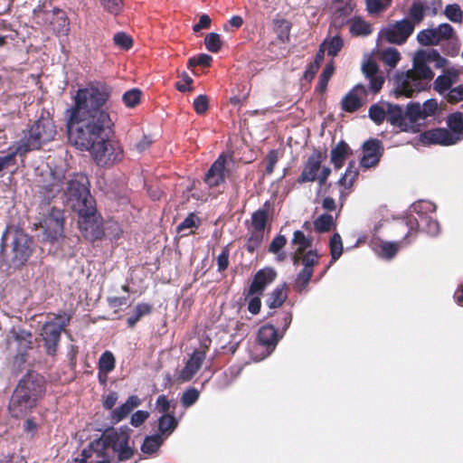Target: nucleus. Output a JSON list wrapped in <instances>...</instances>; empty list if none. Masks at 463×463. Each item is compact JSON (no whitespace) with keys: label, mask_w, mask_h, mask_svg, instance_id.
<instances>
[{"label":"nucleus","mask_w":463,"mask_h":463,"mask_svg":"<svg viewBox=\"0 0 463 463\" xmlns=\"http://www.w3.org/2000/svg\"><path fill=\"white\" fill-rule=\"evenodd\" d=\"M287 244V238L284 235L278 234L270 242L269 251L270 253H279L283 250Z\"/></svg>","instance_id":"774afa93"},{"label":"nucleus","mask_w":463,"mask_h":463,"mask_svg":"<svg viewBox=\"0 0 463 463\" xmlns=\"http://www.w3.org/2000/svg\"><path fill=\"white\" fill-rule=\"evenodd\" d=\"M279 340V335L275 326L267 324L260 326L255 348L261 349V352L256 355L255 360L260 361L269 356L274 351Z\"/></svg>","instance_id":"ddd939ff"},{"label":"nucleus","mask_w":463,"mask_h":463,"mask_svg":"<svg viewBox=\"0 0 463 463\" xmlns=\"http://www.w3.org/2000/svg\"><path fill=\"white\" fill-rule=\"evenodd\" d=\"M414 32V24L408 18L389 23L379 32V37L386 43L402 45Z\"/></svg>","instance_id":"1a4fd4ad"},{"label":"nucleus","mask_w":463,"mask_h":463,"mask_svg":"<svg viewBox=\"0 0 463 463\" xmlns=\"http://www.w3.org/2000/svg\"><path fill=\"white\" fill-rule=\"evenodd\" d=\"M288 298V287L286 283L276 287L268 296L266 305L270 309H275L283 305Z\"/></svg>","instance_id":"cd10ccee"},{"label":"nucleus","mask_w":463,"mask_h":463,"mask_svg":"<svg viewBox=\"0 0 463 463\" xmlns=\"http://www.w3.org/2000/svg\"><path fill=\"white\" fill-rule=\"evenodd\" d=\"M322 47L327 52V55L335 57L338 54L344 46V42L339 35H335L330 39H326L322 43Z\"/></svg>","instance_id":"37998d69"},{"label":"nucleus","mask_w":463,"mask_h":463,"mask_svg":"<svg viewBox=\"0 0 463 463\" xmlns=\"http://www.w3.org/2000/svg\"><path fill=\"white\" fill-rule=\"evenodd\" d=\"M164 442V439L160 434L146 436L141 445V451L145 454H153L157 451Z\"/></svg>","instance_id":"ea45409f"},{"label":"nucleus","mask_w":463,"mask_h":463,"mask_svg":"<svg viewBox=\"0 0 463 463\" xmlns=\"http://www.w3.org/2000/svg\"><path fill=\"white\" fill-rule=\"evenodd\" d=\"M131 430L128 426L121 427L119 430L113 428L106 430L99 439L91 441L88 448L81 451V463H87L88 458L96 454L98 458L109 459V450L118 455L119 461L131 458L136 450L128 445Z\"/></svg>","instance_id":"20e7f679"},{"label":"nucleus","mask_w":463,"mask_h":463,"mask_svg":"<svg viewBox=\"0 0 463 463\" xmlns=\"http://www.w3.org/2000/svg\"><path fill=\"white\" fill-rule=\"evenodd\" d=\"M363 73L370 81L369 90L373 93H378L384 83V78L379 72V67L373 60H367L362 66Z\"/></svg>","instance_id":"5701e85b"},{"label":"nucleus","mask_w":463,"mask_h":463,"mask_svg":"<svg viewBox=\"0 0 463 463\" xmlns=\"http://www.w3.org/2000/svg\"><path fill=\"white\" fill-rule=\"evenodd\" d=\"M213 58L211 55L206 53H201L197 56H194L188 61V67L194 68L196 66L210 67Z\"/></svg>","instance_id":"13d9d810"},{"label":"nucleus","mask_w":463,"mask_h":463,"mask_svg":"<svg viewBox=\"0 0 463 463\" xmlns=\"http://www.w3.org/2000/svg\"><path fill=\"white\" fill-rule=\"evenodd\" d=\"M369 117L375 124L380 125L387 119V109L385 110L383 107L373 104L369 109Z\"/></svg>","instance_id":"5fc2aeb1"},{"label":"nucleus","mask_w":463,"mask_h":463,"mask_svg":"<svg viewBox=\"0 0 463 463\" xmlns=\"http://www.w3.org/2000/svg\"><path fill=\"white\" fill-rule=\"evenodd\" d=\"M433 77L434 72L426 61L420 57L415 58L411 70L397 75L395 97L411 98L415 93L426 90L430 88V82Z\"/></svg>","instance_id":"39448f33"},{"label":"nucleus","mask_w":463,"mask_h":463,"mask_svg":"<svg viewBox=\"0 0 463 463\" xmlns=\"http://www.w3.org/2000/svg\"><path fill=\"white\" fill-rule=\"evenodd\" d=\"M277 276V271L272 267L259 269L253 277L246 297L262 295L266 288L276 279Z\"/></svg>","instance_id":"a211bd4d"},{"label":"nucleus","mask_w":463,"mask_h":463,"mask_svg":"<svg viewBox=\"0 0 463 463\" xmlns=\"http://www.w3.org/2000/svg\"><path fill=\"white\" fill-rule=\"evenodd\" d=\"M454 37L457 38L454 28L449 24L445 23L440 24L436 28L420 31L417 34V41L422 46H433Z\"/></svg>","instance_id":"4468645a"},{"label":"nucleus","mask_w":463,"mask_h":463,"mask_svg":"<svg viewBox=\"0 0 463 463\" xmlns=\"http://www.w3.org/2000/svg\"><path fill=\"white\" fill-rule=\"evenodd\" d=\"M205 359V353L203 351H195L181 372V377L184 381H189L200 370L203 362Z\"/></svg>","instance_id":"a878e982"},{"label":"nucleus","mask_w":463,"mask_h":463,"mask_svg":"<svg viewBox=\"0 0 463 463\" xmlns=\"http://www.w3.org/2000/svg\"><path fill=\"white\" fill-rule=\"evenodd\" d=\"M178 426V420L174 414L162 415L158 419V431L160 435L169 436Z\"/></svg>","instance_id":"473e14b6"},{"label":"nucleus","mask_w":463,"mask_h":463,"mask_svg":"<svg viewBox=\"0 0 463 463\" xmlns=\"http://www.w3.org/2000/svg\"><path fill=\"white\" fill-rule=\"evenodd\" d=\"M354 10L351 0H335L334 12L332 15V24L335 27H342L346 23H350L348 17Z\"/></svg>","instance_id":"393cba45"},{"label":"nucleus","mask_w":463,"mask_h":463,"mask_svg":"<svg viewBox=\"0 0 463 463\" xmlns=\"http://www.w3.org/2000/svg\"><path fill=\"white\" fill-rule=\"evenodd\" d=\"M405 224L409 228V231L401 243L409 244L411 243L410 239L411 237L414 239L417 235L419 229V222L414 216L411 215L405 218Z\"/></svg>","instance_id":"603ef678"},{"label":"nucleus","mask_w":463,"mask_h":463,"mask_svg":"<svg viewBox=\"0 0 463 463\" xmlns=\"http://www.w3.org/2000/svg\"><path fill=\"white\" fill-rule=\"evenodd\" d=\"M56 133L53 120L50 118H41L34 121L25 134L41 148L43 144L53 140Z\"/></svg>","instance_id":"9b49d317"},{"label":"nucleus","mask_w":463,"mask_h":463,"mask_svg":"<svg viewBox=\"0 0 463 463\" xmlns=\"http://www.w3.org/2000/svg\"><path fill=\"white\" fill-rule=\"evenodd\" d=\"M330 255L331 262L336 261L343 253V243L339 233H334L330 239Z\"/></svg>","instance_id":"de8ad7c7"},{"label":"nucleus","mask_w":463,"mask_h":463,"mask_svg":"<svg viewBox=\"0 0 463 463\" xmlns=\"http://www.w3.org/2000/svg\"><path fill=\"white\" fill-rule=\"evenodd\" d=\"M323 158L324 156L320 151H314L305 162L303 170L297 179V183L303 184L315 181L317 182Z\"/></svg>","instance_id":"6ab92c4d"},{"label":"nucleus","mask_w":463,"mask_h":463,"mask_svg":"<svg viewBox=\"0 0 463 463\" xmlns=\"http://www.w3.org/2000/svg\"><path fill=\"white\" fill-rule=\"evenodd\" d=\"M227 156L222 154L206 172L203 181L210 187H217L225 182Z\"/></svg>","instance_id":"412c9836"},{"label":"nucleus","mask_w":463,"mask_h":463,"mask_svg":"<svg viewBox=\"0 0 463 463\" xmlns=\"http://www.w3.org/2000/svg\"><path fill=\"white\" fill-rule=\"evenodd\" d=\"M100 5L111 14L117 15L123 9V0H99Z\"/></svg>","instance_id":"4d7b16f0"},{"label":"nucleus","mask_w":463,"mask_h":463,"mask_svg":"<svg viewBox=\"0 0 463 463\" xmlns=\"http://www.w3.org/2000/svg\"><path fill=\"white\" fill-rule=\"evenodd\" d=\"M313 223L315 231L320 233L329 232L335 225L333 216L327 213L319 215Z\"/></svg>","instance_id":"c03bdc74"},{"label":"nucleus","mask_w":463,"mask_h":463,"mask_svg":"<svg viewBox=\"0 0 463 463\" xmlns=\"http://www.w3.org/2000/svg\"><path fill=\"white\" fill-rule=\"evenodd\" d=\"M446 100L450 104H457L463 100V85L451 88L445 95Z\"/></svg>","instance_id":"bf43d9fd"},{"label":"nucleus","mask_w":463,"mask_h":463,"mask_svg":"<svg viewBox=\"0 0 463 463\" xmlns=\"http://www.w3.org/2000/svg\"><path fill=\"white\" fill-rule=\"evenodd\" d=\"M152 305L148 303L137 304L134 314L127 319L128 326L133 328L144 316L149 315L152 312Z\"/></svg>","instance_id":"58836bf2"},{"label":"nucleus","mask_w":463,"mask_h":463,"mask_svg":"<svg viewBox=\"0 0 463 463\" xmlns=\"http://www.w3.org/2000/svg\"><path fill=\"white\" fill-rule=\"evenodd\" d=\"M200 225V219L194 213H190L187 217L177 226V232L182 233L183 236L193 234V229L198 228Z\"/></svg>","instance_id":"f704fd0d"},{"label":"nucleus","mask_w":463,"mask_h":463,"mask_svg":"<svg viewBox=\"0 0 463 463\" xmlns=\"http://www.w3.org/2000/svg\"><path fill=\"white\" fill-rule=\"evenodd\" d=\"M456 80V74L448 71L445 74L439 75L436 78L433 83V89L440 95L446 93L451 89Z\"/></svg>","instance_id":"2f4dec72"},{"label":"nucleus","mask_w":463,"mask_h":463,"mask_svg":"<svg viewBox=\"0 0 463 463\" xmlns=\"http://www.w3.org/2000/svg\"><path fill=\"white\" fill-rule=\"evenodd\" d=\"M206 49L213 53L218 52L222 46L221 35L217 33H210L204 38Z\"/></svg>","instance_id":"09e8293b"},{"label":"nucleus","mask_w":463,"mask_h":463,"mask_svg":"<svg viewBox=\"0 0 463 463\" xmlns=\"http://www.w3.org/2000/svg\"><path fill=\"white\" fill-rule=\"evenodd\" d=\"M362 149L360 165L365 169L378 165L384 153L383 142L377 138H370L363 144Z\"/></svg>","instance_id":"dca6fc26"},{"label":"nucleus","mask_w":463,"mask_h":463,"mask_svg":"<svg viewBox=\"0 0 463 463\" xmlns=\"http://www.w3.org/2000/svg\"><path fill=\"white\" fill-rule=\"evenodd\" d=\"M374 250L383 258L391 260L392 259L399 249V243L395 242H388V241H379L374 242Z\"/></svg>","instance_id":"c9c22d12"},{"label":"nucleus","mask_w":463,"mask_h":463,"mask_svg":"<svg viewBox=\"0 0 463 463\" xmlns=\"http://www.w3.org/2000/svg\"><path fill=\"white\" fill-rule=\"evenodd\" d=\"M116 359L110 351H105L99 357L98 363V369L99 371V377L103 374H108L115 369Z\"/></svg>","instance_id":"72a5a7b5"},{"label":"nucleus","mask_w":463,"mask_h":463,"mask_svg":"<svg viewBox=\"0 0 463 463\" xmlns=\"http://www.w3.org/2000/svg\"><path fill=\"white\" fill-rule=\"evenodd\" d=\"M320 255L317 250H308L298 255L295 260V255H291L293 265H302L303 269L297 274L294 287L297 291L305 290L313 276L314 267L319 263Z\"/></svg>","instance_id":"0eeeda50"},{"label":"nucleus","mask_w":463,"mask_h":463,"mask_svg":"<svg viewBox=\"0 0 463 463\" xmlns=\"http://www.w3.org/2000/svg\"><path fill=\"white\" fill-rule=\"evenodd\" d=\"M46 209L47 207L41 210V213L43 215V222L45 227V232L51 240H58L63 235L65 221L64 213L60 208L52 206L46 213H44L43 212Z\"/></svg>","instance_id":"2eb2a0df"},{"label":"nucleus","mask_w":463,"mask_h":463,"mask_svg":"<svg viewBox=\"0 0 463 463\" xmlns=\"http://www.w3.org/2000/svg\"><path fill=\"white\" fill-rule=\"evenodd\" d=\"M71 317L66 313L55 315V319L59 320L57 324L54 321H48L42 327V336L46 353L49 355H55L61 340V332L70 324Z\"/></svg>","instance_id":"6e6552de"},{"label":"nucleus","mask_w":463,"mask_h":463,"mask_svg":"<svg viewBox=\"0 0 463 463\" xmlns=\"http://www.w3.org/2000/svg\"><path fill=\"white\" fill-rule=\"evenodd\" d=\"M372 25L360 17L350 20V33L355 36H367L372 33Z\"/></svg>","instance_id":"4c0bfd02"},{"label":"nucleus","mask_w":463,"mask_h":463,"mask_svg":"<svg viewBox=\"0 0 463 463\" xmlns=\"http://www.w3.org/2000/svg\"><path fill=\"white\" fill-rule=\"evenodd\" d=\"M365 4L370 14H379L388 7V4H384L382 0H365Z\"/></svg>","instance_id":"680f3d73"},{"label":"nucleus","mask_w":463,"mask_h":463,"mask_svg":"<svg viewBox=\"0 0 463 463\" xmlns=\"http://www.w3.org/2000/svg\"><path fill=\"white\" fill-rule=\"evenodd\" d=\"M114 43L124 50H128L133 45L132 38L125 33H118L114 35Z\"/></svg>","instance_id":"0e129e2a"},{"label":"nucleus","mask_w":463,"mask_h":463,"mask_svg":"<svg viewBox=\"0 0 463 463\" xmlns=\"http://www.w3.org/2000/svg\"><path fill=\"white\" fill-rule=\"evenodd\" d=\"M276 325L279 326V328H281L282 332H285L291 324L292 312L281 311L279 313H276Z\"/></svg>","instance_id":"052dcab7"},{"label":"nucleus","mask_w":463,"mask_h":463,"mask_svg":"<svg viewBox=\"0 0 463 463\" xmlns=\"http://www.w3.org/2000/svg\"><path fill=\"white\" fill-rule=\"evenodd\" d=\"M368 94V90L363 84L355 85L341 101V108L344 111L353 113L360 109Z\"/></svg>","instance_id":"aec40b11"},{"label":"nucleus","mask_w":463,"mask_h":463,"mask_svg":"<svg viewBox=\"0 0 463 463\" xmlns=\"http://www.w3.org/2000/svg\"><path fill=\"white\" fill-rule=\"evenodd\" d=\"M312 243V238L307 237L301 231H295L291 239V245L294 248L291 255H295V259L298 258L299 254L310 250Z\"/></svg>","instance_id":"c85d7f7f"},{"label":"nucleus","mask_w":463,"mask_h":463,"mask_svg":"<svg viewBox=\"0 0 463 463\" xmlns=\"http://www.w3.org/2000/svg\"><path fill=\"white\" fill-rule=\"evenodd\" d=\"M141 399L137 395L128 396L123 404L110 411V422L117 424L125 420L136 408L141 404Z\"/></svg>","instance_id":"b1692460"},{"label":"nucleus","mask_w":463,"mask_h":463,"mask_svg":"<svg viewBox=\"0 0 463 463\" xmlns=\"http://www.w3.org/2000/svg\"><path fill=\"white\" fill-rule=\"evenodd\" d=\"M50 30L56 36H67L70 33V20L65 11L54 8L46 13Z\"/></svg>","instance_id":"4be33fe9"},{"label":"nucleus","mask_w":463,"mask_h":463,"mask_svg":"<svg viewBox=\"0 0 463 463\" xmlns=\"http://www.w3.org/2000/svg\"><path fill=\"white\" fill-rule=\"evenodd\" d=\"M142 91L138 89H132L126 91L122 96V100L128 108L137 107L141 100Z\"/></svg>","instance_id":"8fccbe9b"},{"label":"nucleus","mask_w":463,"mask_h":463,"mask_svg":"<svg viewBox=\"0 0 463 463\" xmlns=\"http://www.w3.org/2000/svg\"><path fill=\"white\" fill-rule=\"evenodd\" d=\"M47 382L35 371H28L18 381L10 397L7 411L11 418L23 419L32 413L46 394Z\"/></svg>","instance_id":"7ed1b4c3"},{"label":"nucleus","mask_w":463,"mask_h":463,"mask_svg":"<svg viewBox=\"0 0 463 463\" xmlns=\"http://www.w3.org/2000/svg\"><path fill=\"white\" fill-rule=\"evenodd\" d=\"M33 240L23 231L15 230L12 241L11 265L21 268L33 253Z\"/></svg>","instance_id":"9d476101"},{"label":"nucleus","mask_w":463,"mask_h":463,"mask_svg":"<svg viewBox=\"0 0 463 463\" xmlns=\"http://www.w3.org/2000/svg\"><path fill=\"white\" fill-rule=\"evenodd\" d=\"M444 14L449 21L453 23H461L463 18L460 6L457 4L448 5L445 7Z\"/></svg>","instance_id":"6e6d98bb"},{"label":"nucleus","mask_w":463,"mask_h":463,"mask_svg":"<svg viewBox=\"0 0 463 463\" xmlns=\"http://www.w3.org/2000/svg\"><path fill=\"white\" fill-rule=\"evenodd\" d=\"M449 129L437 128L422 132L420 141L423 145L452 146L463 139V113L457 111L447 118Z\"/></svg>","instance_id":"423d86ee"},{"label":"nucleus","mask_w":463,"mask_h":463,"mask_svg":"<svg viewBox=\"0 0 463 463\" xmlns=\"http://www.w3.org/2000/svg\"><path fill=\"white\" fill-rule=\"evenodd\" d=\"M438 110L439 103L436 99H427L422 105L419 102H409L407 104V116L416 124H420V120H425L429 117L435 116Z\"/></svg>","instance_id":"f3484780"},{"label":"nucleus","mask_w":463,"mask_h":463,"mask_svg":"<svg viewBox=\"0 0 463 463\" xmlns=\"http://www.w3.org/2000/svg\"><path fill=\"white\" fill-rule=\"evenodd\" d=\"M420 217L421 221L424 222L426 224L425 230L427 233H429L431 236H436L439 233L440 226L438 221L428 216L420 215Z\"/></svg>","instance_id":"69168bd1"},{"label":"nucleus","mask_w":463,"mask_h":463,"mask_svg":"<svg viewBox=\"0 0 463 463\" xmlns=\"http://www.w3.org/2000/svg\"><path fill=\"white\" fill-rule=\"evenodd\" d=\"M199 396V391L194 387H191L183 392L180 401L184 407L189 408L198 401Z\"/></svg>","instance_id":"864d4df0"},{"label":"nucleus","mask_w":463,"mask_h":463,"mask_svg":"<svg viewBox=\"0 0 463 463\" xmlns=\"http://www.w3.org/2000/svg\"><path fill=\"white\" fill-rule=\"evenodd\" d=\"M279 161V152L276 149H271L269 151L265 162H266V168H265V175H271L274 171L275 165Z\"/></svg>","instance_id":"e2e57ef3"},{"label":"nucleus","mask_w":463,"mask_h":463,"mask_svg":"<svg viewBox=\"0 0 463 463\" xmlns=\"http://www.w3.org/2000/svg\"><path fill=\"white\" fill-rule=\"evenodd\" d=\"M427 8L421 2L412 3L409 9V20L413 23L414 26L424 20Z\"/></svg>","instance_id":"a19ab883"},{"label":"nucleus","mask_w":463,"mask_h":463,"mask_svg":"<svg viewBox=\"0 0 463 463\" xmlns=\"http://www.w3.org/2000/svg\"><path fill=\"white\" fill-rule=\"evenodd\" d=\"M387 106V121L398 128L401 131L418 133L420 131L421 125L416 124L407 116V109H402V106L397 104L386 103Z\"/></svg>","instance_id":"f8f14e48"},{"label":"nucleus","mask_w":463,"mask_h":463,"mask_svg":"<svg viewBox=\"0 0 463 463\" xmlns=\"http://www.w3.org/2000/svg\"><path fill=\"white\" fill-rule=\"evenodd\" d=\"M194 109L198 115L204 114L209 106V99L206 95H199L193 103Z\"/></svg>","instance_id":"338daca9"},{"label":"nucleus","mask_w":463,"mask_h":463,"mask_svg":"<svg viewBox=\"0 0 463 463\" xmlns=\"http://www.w3.org/2000/svg\"><path fill=\"white\" fill-rule=\"evenodd\" d=\"M36 149H40V148L37 146L36 143L32 141L28 137V136L24 133L23 139L17 144L15 148L13 151L6 154V156H11V158H12L11 165L13 166H14L16 165V156H24L28 152H30L32 150H36Z\"/></svg>","instance_id":"c756f323"},{"label":"nucleus","mask_w":463,"mask_h":463,"mask_svg":"<svg viewBox=\"0 0 463 463\" xmlns=\"http://www.w3.org/2000/svg\"><path fill=\"white\" fill-rule=\"evenodd\" d=\"M275 24L277 25L278 39L283 43H288L292 24L286 19H279L275 21Z\"/></svg>","instance_id":"79ce46f5"},{"label":"nucleus","mask_w":463,"mask_h":463,"mask_svg":"<svg viewBox=\"0 0 463 463\" xmlns=\"http://www.w3.org/2000/svg\"><path fill=\"white\" fill-rule=\"evenodd\" d=\"M263 238V232L252 231L244 244V248L249 253H254L261 246Z\"/></svg>","instance_id":"49530a36"},{"label":"nucleus","mask_w":463,"mask_h":463,"mask_svg":"<svg viewBox=\"0 0 463 463\" xmlns=\"http://www.w3.org/2000/svg\"><path fill=\"white\" fill-rule=\"evenodd\" d=\"M382 60L386 65L394 68L401 60V53L395 48L389 47L383 51Z\"/></svg>","instance_id":"3c124183"},{"label":"nucleus","mask_w":463,"mask_h":463,"mask_svg":"<svg viewBox=\"0 0 463 463\" xmlns=\"http://www.w3.org/2000/svg\"><path fill=\"white\" fill-rule=\"evenodd\" d=\"M112 88L94 80L80 88L69 109L67 123L70 141L80 150L91 153L99 166L110 167L124 158V149L114 134V122L103 107L110 99Z\"/></svg>","instance_id":"f257e3e1"},{"label":"nucleus","mask_w":463,"mask_h":463,"mask_svg":"<svg viewBox=\"0 0 463 463\" xmlns=\"http://www.w3.org/2000/svg\"><path fill=\"white\" fill-rule=\"evenodd\" d=\"M263 208L258 209L251 214V226L253 231L263 232L269 222V202H266Z\"/></svg>","instance_id":"7c9ffc66"},{"label":"nucleus","mask_w":463,"mask_h":463,"mask_svg":"<svg viewBox=\"0 0 463 463\" xmlns=\"http://www.w3.org/2000/svg\"><path fill=\"white\" fill-rule=\"evenodd\" d=\"M355 161L349 162L344 175L338 180V184L345 188H351L359 175V170L355 166Z\"/></svg>","instance_id":"e433bc0d"},{"label":"nucleus","mask_w":463,"mask_h":463,"mask_svg":"<svg viewBox=\"0 0 463 463\" xmlns=\"http://www.w3.org/2000/svg\"><path fill=\"white\" fill-rule=\"evenodd\" d=\"M335 72V66L333 62L327 63L319 76L317 91L324 93L328 85V81Z\"/></svg>","instance_id":"a18cd8bd"},{"label":"nucleus","mask_w":463,"mask_h":463,"mask_svg":"<svg viewBox=\"0 0 463 463\" xmlns=\"http://www.w3.org/2000/svg\"><path fill=\"white\" fill-rule=\"evenodd\" d=\"M352 155V150L347 143L341 140L331 150V163L335 169H340L344 166L346 157Z\"/></svg>","instance_id":"bb28decb"},{"label":"nucleus","mask_w":463,"mask_h":463,"mask_svg":"<svg viewBox=\"0 0 463 463\" xmlns=\"http://www.w3.org/2000/svg\"><path fill=\"white\" fill-rule=\"evenodd\" d=\"M64 168L47 167L39 175L36 181V198L40 210L48 207L57 198H66L74 210L83 217L92 216L95 213L93 198L90 194L89 180L86 175L75 173L66 177Z\"/></svg>","instance_id":"f03ea898"}]
</instances>
